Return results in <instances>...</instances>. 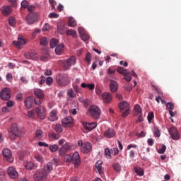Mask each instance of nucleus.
Wrapping results in <instances>:
<instances>
[{
	"instance_id": "nucleus-41",
	"label": "nucleus",
	"mask_w": 181,
	"mask_h": 181,
	"mask_svg": "<svg viewBox=\"0 0 181 181\" xmlns=\"http://www.w3.org/2000/svg\"><path fill=\"white\" fill-rule=\"evenodd\" d=\"M112 168L115 172H121V165L118 163H114L112 164Z\"/></svg>"
},
{
	"instance_id": "nucleus-13",
	"label": "nucleus",
	"mask_w": 181,
	"mask_h": 181,
	"mask_svg": "<svg viewBox=\"0 0 181 181\" xmlns=\"http://www.w3.org/2000/svg\"><path fill=\"white\" fill-rule=\"evenodd\" d=\"M35 112L40 119H43L45 117H46V110L43 107V106L37 107L35 109Z\"/></svg>"
},
{
	"instance_id": "nucleus-53",
	"label": "nucleus",
	"mask_w": 181,
	"mask_h": 181,
	"mask_svg": "<svg viewBox=\"0 0 181 181\" xmlns=\"http://www.w3.org/2000/svg\"><path fill=\"white\" fill-rule=\"evenodd\" d=\"M8 23L11 26H13L15 23H16V21H15V18L13 17H10L8 18Z\"/></svg>"
},
{
	"instance_id": "nucleus-23",
	"label": "nucleus",
	"mask_w": 181,
	"mask_h": 181,
	"mask_svg": "<svg viewBox=\"0 0 181 181\" xmlns=\"http://www.w3.org/2000/svg\"><path fill=\"white\" fill-rule=\"evenodd\" d=\"M57 162H59V159L57 158H54L52 160L49 162L47 164V170H53V166H57Z\"/></svg>"
},
{
	"instance_id": "nucleus-16",
	"label": "nucleus",
	"mask_w": 181,
	"mask_h": 181,
	"mask_svg": "<svg viewBox=\"0 0 181 181\" xmlns=\"http://www.w3.org/2000/svg\"><path fill=\"white\" fill-rule=\"evenodd\" d=\"M82 125L83 126L85 129H87L88 131H93V129L97 127V123L95 122L88 123L86 122H83Z\"/></svg>"
},
{
	"instance_id": "nucleus-27",
	"label": "nucleus",
	"mask_w": 181,
	"mask_h": 181,
	"mask_svg": "<svg viewBox=\"0 0 181 181\" xmlns=\"http://www.w3.org/2000/svg\"><path fill=\"white\" fill-rule=\"evenodd\" d=\"M25 105L28 110L33 105V98H27L25 100Z\"/></svg>"
},
{
	"instance_id": "nucleus-42",
	"label": "nucleus",
	"mask_w": 181,
	"mask_h": 181,
	"mask_svg": "<svg viewBox=\"0 0 181 181\" xmlns=\"http://www.w3.org/2000/svg\"><path fill=\"white\" fill-rule=\"evenodd\" d=\"M153 134L154 136H156L157 138H159V136H160V130H159V129L158 127H153Z\"/></svg>"
},
{
	"instance_id": "nucleus-51",
	"label": "nucleus",
	"mask_w": 181,
	"mask_h": 181,
	"mask_svg": "<svg viewBox=\"0 0 181 181\" xmlns=\"http://www.w3.org/2000/svg\"><path fill=\"white\" fill-rule=\"evenodd\" d=\"M45 83L47 84V86H51V84L53 83V78L52 77H47L45 78Z\"/></svg>"
},
{
	"instance_id": "nucleus-33",
	"label": "nucleus",
	"mask_w": 181,
	"mask_h": 181,
	"mask_svg": "<svg viewBox=\"0 0 181 181\" xmlns=\"http://www.w3.org/2000/svg\"><path fill=\"white\" fill-rule=\"evenodd\" d=\"M76 93H74V90L72 88H70L67 91V98L68 100H71V98H75Z\"/></svg>"
},
{
	"instance_id": "nucleus-48",
	"label": "nucleus",
	"mask_w": 181,
	"mask_h": 181,
	"mask_svg": "<svg viewBox=\"0 0 181 181\" xmlns=\"http://www.w3.org/2000/svg\"><path fill=\"white\" fill-rule=\"evenodd\" d=\"M85 60L88 64H91V54L90 52L86 53Z\"/></svg>"
},
{
	"instance_id": "nucleus-20",
	"label": "nucleus",
	"mask_w": 181,
	"mask_h": 181,
	"mask_svg": "<svg viewBox=\"0 0 181 181\" xmlns=\"http://www.w3.org/2000/svg\"><path fill=\"white\" fill-rule=\"evenodd\" d=\"M116 132L115 130H114L113 129L109 128L105 133H104V136H105V138H114V136H115L116 135Z\"/></svg>"
},
{
	"instance_id": "nucleus-39",
	"label": "nucleus",
	"mask_w": 181,
	"mask_h": 181,
	"mask_svg": "<svg viewBox=\"0 0 181 181\" xmlns=\"http://www.w3.org/2000/svg\"><path fill=\"white\" fill-rule=\"evenodd\" d=\"M47 43H48L47 38H46V37H40V46H47Z\"/></svg>"
},
{
	"instance_id": "nucleus-38",
	"label": "nucleus",
	"mask_w": 181,
	"mask_h": 181,
	"mask_svg": "<svg viewBox=\"0 0 181 181\" xmlns=\"http://www.w3.org/2000/svg\"><path fill=\"white\" fill-rule=\"evenodd\" d=\"M57 45H59V40L56 39V38H52L50 40V47L52 49L56 47V46H57Z\"/></svg>"
},
{
	"instance_id": "nucleus-26",
	"label": "nucleus",
	"mask_w": 181,
	"mask_h": 181,
	"mask_svg": "<svg viewBox=\"0 0 181 181\" xmlns=\"http://www.w3.org/2000/svg\"><path fill=\"white\" fill-rule=\"evenodd\" d=\"M110 89L112 93H115L118 90V83L114 80H110Z\"/></svg>"
},
{
	"instance_id": "nucleus-54",
	"label": "nucleus",
	"mask_w": 181,
	"mask_h": 181,
	"mask_svg": "<svg viewBox=\"0 0 181 181\" xmlns=\"http://www.w3.org/2000/svg\"><path fill=\"white\" fill-rule=\"evenodd\" d=\"M35 159H36V160H37V162H40V163H42L43 162V156L37 154L35 156Z\"/></svg>"
},
{
	"instance_id": "nucleus-46",
	"label": "nucleus",
	"mask_w": 181,
	"mask_h": 181,
	"mask_svg": "<svg viewBox=\"0 0 181 181\" xmlns=\"http://www.w3.org/2000/svg\"><path fill=\"white\" fill-rule=\"evenodd\" d=\"M34 103L35 105H40L42 103H43V98H36L34 100Z\"/></svg>"
},
{
	"instance_id": "nucleus-1",
	"label": "nucleus",
	"mask_w": 181,
	"mask_h": 181,
	"mask_svg": "<svg viewBox=\"0 0 181 181\" xmlns=\"http://www.w3.org/2000/svg\"><path fill=\"white\" fill-rule=\"evenodd\" d=\"M64 160L65 162H72L75 168H77L80 163H81V160H80V154L78 152H75L72 156L70 154L65 155Z\"/></svg>"
},
{
	"instance_id": "nucleus-58",
	"label": "nucleus",
	"mask_w": 181,
	"mask_h": 181,
	"mask_svg": "<svg viewBox=\"0 0 181 181\" xmlns=\"http://www.w3.org/2000/svg\"><path fill=\"white\" fill-rule=\"evenodd\" d=\"M67 151L66 149H64V147L59 148V154L60 155V156H63V155H66Z\"/></svg>"
},
{
	"instance_id": "nucleus-64",
	"label": "nucleus",
	"mask_w": 181,
	"mask_h": 181,
	"mask_svg": "<svg viewBox=\"0 0 181 181\" xmlns=\"http://www.w3.org/2000/svg\"><path fill=\"white\" fill-rule=\"evenodd\" d=\"M40 32H41L40 29L36 28L33 33V37H36V35H38V33H40Z\"/></svg>"
},
{
	"instance_id": "nucleus-2",
	"label": "nucleus",
	"mask_w": 181,
	"mask_h": 181,
	"mask_svg": "<svg viewBox=\"0 0 181 181\" xmlns=\"http://www.w3.org/2000/svg\"><path fill=\"white\" fill-rule=\"evenodd\" d=\"M56 81L61 87H66L70 84V78L66 74H57L56 75Z\"/></svg>"
},
{
	"instance_id": "nucleus-56",
	"label": "nucleus",
	"mask_w": 181,
	"mask_h": 181,
	"mask_svg": "<svg viewBox=\"0 0 181 181\" xmlns=\"http://www.w3.org/2000/svg\"><path fill=\"white\" fill-rule=\"evenodd\" d=\"M28 6H29V3H28V1L23 0L21 2V8H23L24 9H25V8H28Z\"/></svg>"
},
{
	"instance_id": "nucleus-15",
	"label": "nucleus",
	"mask_w": 181,
	"mask_h": 181,
	"mask_svg": "<svg viewBox=\"0 0 181 181\" xmlns=\"http://www.w3.org/2000/svg\"><path fill=\"white\" fill-rule=\"evenodd\" d=\"M102 100L105 104H110L112 100V95L108 92H105L102 94Z\"/></svg>"
},
{
	"instance_id": "nucleus-25",
	"label": "nucleus",
	"mask_w": 181,
	"mask_h": 181,
	"mask_svg": "<svg viewBox=\"0 0 181 181\" xmlns=\"http://www.w3.org/2000/svg\"><path fill=\"white\" fill-rule=\"evenodd\" d=\"M91 144L90 142H86L83 144L81 149L83 153H88V152L91 151Z\"/></svg>"
},
{
	"instance_id": "nucleus-28",
	"label": "nucleus",
	"mask_w": 181,
	"mask_h": 181,
	"mask_svg": "<svg viewBox=\"0 0 181 181\" xmlns=\"http://www.w3.org/2000/svg\"><path fill=\"white\" fill-rule=\"evenodd\" d=\"M64 49V44H60L57 45L55 48V53L58 56H60L63 53V50Z\"/></svg>"
},
{
	"instance_id": "nucleus-37",
	"label": "nucleus",
	"mask_w": 181,
	"mask_h": 181,
	"mask_svg": "<svg viewBox=\"0 0 181 181\" xmlns=\"http://www.w3.org/2000/svg\"><path fill=\"white\" fill-rule=\"evenodd\" d=\"M123 76H124V80H126L127 83H129V81L132 80V74H131L130 72H128V71Z\"/></svg>"
},
{
	"instance_id": "nucleus-5",
	"label": "nucleus",
	"mask_w": 181,
	"mask_h": 181,
	"mask_svg": "<svg viewBox=\"0 0 181 181\" xmlns=\"http://www.w3.org/2000/svg\"><path fill=\"white\" fill-rule=\"evenodd\" d=\"M47 177V171L45 169L37 170L33 175V180L35 181L46 180Z\"/></svg>"
},
{
	"instance_id": "nucleus-45",
	"label": "nucleus",
	"mask_w": 181,
	"mask_h": 181,
	"mask_svg": "<svg viewBox=\"0 0 181 181\" xmlns=\"http://www.w3.org/2000/svg\"><path fill=\"white\" fill-rule=\"evenodd\" d=\"M54 129L57 134H62L63 132V128L61 124H56Z\"/></svg>"
},
{
	"instance_id": "nucleus-63",
	"label": "nucleus",
	"mask_w": 181,
	"mask_h": 181,
	"mask_svg": "<svg viewBox=\"0 0 181 181\" xmlns=\"http://www.w3.org/2000/svg\"><path fill=\"white\" fill-rule=\"evenodd\" d=\"M73 88L74 91H76V93H81V89L80 88V87H78V86L74 85Z\"/></svg>"
},
{
	"instance_id": "nucleus-9",
	"label": "nucleus",
	"mask_w": 181,
	"mask_h": 181,
	"mask_svg": "<svg viewBox=\"0 0 181 181\" xmlns=\"http://www.w3.org/2000/svg\"><path fill=\"white\" fill-rule=\"evenodd\" d=\"M37 21V13H30L26 17V22L28 25H33Z\"/></svg>"
},
{
	"instance_id": "nucleus-22",
	"label": "nucleus",
	"mask_w": 181,
	"mask_h": 181,
	"mask_svg": "<svg viewBox=\"0 0 181 181\" xmlns=\"http://www.w3.org/2000/svg\"><path fill=\"white\" fill-rule=\"evenodd\" d=\"M63 127H69L73 125V118L71 117H66L62 121Z\"/></svg>"
},
{
	"instance_id": "nucleus-30",
	"label": "nucleus",
	"mask_w": 181,
	"mask_h": 181,
	"mask_svg": "<svg viewBox=\"0 0 181 181\" xmlns=\"http://www.w3.org/2000/svg\"><path fill=\"white\" fill-rule=\"evenodd\" d=\"M81 87H82V88H88V90H93L95 88V85L94 83H82Z\"/></svg>"
},
{
	"instance_id": "nucleus-3",
	"label": "nucleus",
	"mask_w": 181,
	"mask_h": 181,
	"mask_svg": "<svg viewBox=\"0 0 181 181\" xmlns=\"http://www.w3.org/2000/svg\"><path fill=\"white\" fill-rule=\"evenodd\" d=\"M22 135V130L17 124H13L11 127V130L9 132L8 138L12 141L15 140L16 136L21 137Z\"/></svg>"
},
{
	"instance_id": "nucleus-44",
	"label": "nucleus",
	"mask_w": 181,
	"mask_h": 181,
	"mask_svg": "<svg viewBox=\"0 0 181 181\" xmlns=\"http://www.w3.org/2000/svg\"><path fill=\"white\" fill-rule=\"evenodd\" d=\"M117 71L119 73V74H123L124 76V74H127V72L128 71V70L124 69L122 67L119 66L117 67Z\"/></svg>"
},
{
	"instance_id": "nucleus-36",
	"label": "nucleus",
	"mask_w": 181,
	"mask_h": 181,
	"mask_svg": "<svg viewBox=\"0 0 181 181\" xmlns=\"http://www.w3.org/2000/svg\"><path fill=\"white\" fill-rule=\"evenodd\" d=\"M142 114V109L139 105L134 106V115H141Z\"/></svg>"
},
{
	"instance_id": "nucleus-31",
	"label": "nucleus",
	"mask_w": 181,
	"mask_h": 181,
	"mask_svg": "<svg viewBox=\"0 0 181 181\" xmlns=\"http://www.w3.org/2000/svg\"><path fill=\"white\" fill-rule=\"evenodd\" d=\"M43 131L42 130H37L35 135V139H37V141L42 140V138H43Z\"/></svg>"
},
{
	"instance_id": "nucleus-59",
	"label": "nucleus",
	"mask_w": 181,
	"mask_h": 181,
	"mask_svg": "<svg viewBox=\"0 0 181 181\" xmlns=\"http://www.w3.org/2000/svg\"><path fill=\"white\" fill-rule=\"evenodd\" d=\"M112 153H111V150H110V148H106L105 149V155L107 156V158H111V155Z\"/></svg>"
},
{
	"instance_id": "nucleus-55",
	"label": "nucleus",
	"mask_w": 181,
	"mask_h": 181,
	"mask_svg": "<svg viewBox=\"0 0 181 181\" xmlns=\"http://www.w3.org/2000/svg\"><path fill=\"white\" fill-rule=\"evenodd\" d=\"M49 136L52 137V138H54V139H59V138H60V135H59V134H56L54 132H51L49 134Z\"/></svg>"
},
{
	"instance_id": "nucleus-6",
	"label": "nucleus",
	"mask_w": 181,
	"mask_h": 181,
	"mask_svg": "<svg viewBox=\"0 0 181 181\" xmlns=\"http://www.w3.org/2000/svg\"><path fill=\"white\" fill-rule=\"evenodd\" d=\"M119 107L122 112L125 110L124 112L122 113V117H128L129 115V103L127 101L120 102Z\"/></svg>"
},
{
	"instance_id": "nucleus-17",
	"label": "nucleus",
	"mask_w": 181,
	"mask_h": 181,
	"mask_svg": "<svg viewBox=\"0 0 181 181\" xmlns=\"http://www.w3.org/2000/svg\"><path fill=\"white\" fill-rule=\"evenodd\" d=\"M7 173L11 179H16V177H18V172L13 167H9L8 168Z\"/></svg>"
},
{
	"instance_id": "nucleus-34",
	"label": "nucleus",
	"mask_w": 181,
	"mask_h": 181,
	"mask_svg": "<svg viewBox=\"0 0 181 181\" xmlns=\"http://www.w3.org/2000/svg\"><path fill=\"white\" fill-rule=\"evenodd\" d=\"M57 32H58V33H64V23H63L62 22L58 23Z\"/></svg>"
},
{
	"instance_id": "nucleus-57",
	"label": "nucleus",
	"mask_w": 181,
	"mask_h": 181,
	"mask_svg": "<svg viewBox=\"0 0 181 181\" xmlns=\"http://www.w3.org/2000/svg\"><path fill=\"white\" fill-rule=\"evenodd\" d=\"M166 107L167 108H168V110H170V111H172V110H175V105L170 102L167 103Z\"/></svg>"
},
{
	"instance_id": "nucleus-35",
	"label": "nucleus",
	"mask_w": 181,
	"mask_h": 181,
	"mask_svg": "<svg viewBox=\"0 0 181 181\" xmlns=\"http://www.w3.org/2000/svg\"><path fill=\"white\" fill-rule=\"evenodd\" d=\"M34 94L35 95L37 96L38 98H43L44 94H43V90L40 89H35L34 90Z\"/></svg>"
},
{
	"instance_id": "nucleus-50",
	"label": "nucleus",
	"mask_w": 181,
	"mask_h": 181,
	"mask_svg": "<svg viewBox=\"0 0 181 181\" xmlns=\"http://www.w3.org/2000/svg\"><path fill=\"white\" fill-rule=\"evenodd\" d=\"M165 151H166V146H165L164 144L162 146L161 148L157 150V152L158 153H160L161 155L165 153Z\"/></svg>"
},
{
	"instance_id": "nucleus-24",
	"label": "nucleus",
	"mask_w": 181,
	"mask_h": 181,
	"mask_svg": "<svg viewBox=\"0 0 181 181\" xmlns=\"http://www.w3.org/2000/svg\"><path fill=\"white\" fill-rule=\"evenodd\" d=\"M1 11L4 16H8V15H11V12H12V8L9 6H4L1 8Z\"/></svg>"
},
{
	"instance_id": "nucleus-62",
	"label": "nucleus",
	"mask_w": 181,
	"mask_h": 181,
	"mask_svg": "<svg viewBox=\"0 0 181 181\" xmlns=\"http://www.w3.org/2000/svg\"><path fill=\"white\" fill-rule=\"evenodd\" d=\"M62 148H64L67 151H70L71 146H70L69 143H66L64 145L62 146Z\"/></svg>"
},
{
	"instance_id": "nucleus-29",
	"label": "nucleus",
	"mask_w": 181,
	"mask_h": 181,
	"mask_svg": "<svg viewBox=\"0 0 181 181\" xmlns=\"http://www.w3.org/2000/svg\"><path fill=\"white\" fill-rule=\"evenodd\" d=\"M95 166L100 175H103L104 173V172L103 171V161H98L95 163Z\"/></svg>"
},
{
	"instance_id": "nucleus-8",
	"label": "nucleus",
	"mask_w": 181,
	"mask_h": 181,
	"mask_svg": "<svg viewBox=\"0 0 181 181\" xmlns=\"http://www.w3.org/2000/svg\"><path fill=\"white\" fill-rule=\"evenodd\" d=\"M0 97L4 101H8L11 98V90L9 88H4L0 93Z\"/></svg>"
},
{
	"instance_id": "nucleus-52",
	"label": "nucleus",
	"mask_w": 181,
	"mask_h": 181,
	"mask_svg": "<svg viewBox=\"0 0 181 181\" xmlns=\"http://www.w3.org/2000/svg\"><path fill=\"white\" fill-rule=\"evenodd\" d=\"M25 168L28 169V170H32L33 169V163L32 162H28L25 165Z\"/></svg>"
},
{
	"instance_id": "nucleus-4",
	"label": "nucleus",
	"mask_w": 181,
	"mask_h": 181,
	"mask_svg": "<svg viewBox=\"0 0 181 181\" xmlns=\"http://www.w3.org/2000/svg\"><path fill=\"white\" fill-rule=\"evenodd\" d=\"M88 115L95 119H98L101 115V110L97 105H91L88 110Z\"/></svg>"
},
{
	"instance_id": "nucleus-12",
	"label": "nucleus",
	"mask_w": 181,
	"mask_h": 181,
	"mask_svg": "<svg viewBox=\"0 0 181 181\" xmlns=\"http://www.w3.org/2000/svg\"><path fill=\"white\" fill-rule=\"evenodd\" d=\"M13 45L16 46L18 49H22L23 45H26V40L22 37V35H18V40L13 41Z\"/></svg>"
},
{
	"instance_id": "nucleus-7",
	"label": "nucleus",
	"mask_w": 181,
	"mask_h": 181,
	"mask_svg": "<svg viewBox=\"0 0 181 181\" xmlns=\"http://www.w3.org/2000/svg\"><path fill=\"white\" fill-rule=\"evenodd\" d=\"M168 132L170 134V136H171L172 139L174 141H178L180 138V134L177 131V129L175 127H172L168 129Z\"/></svg>"
},
{
	"instance_id": "nucleus-32",
	"label": "nucleus",
	"mask_w": 181,
	"mask_h": 181,
	"mask_svg": "<svg viewBox=\"0 0 181 181\" xmlns=\"http://www.w3.org/2000/svg\"><path fill=\"white\" fill-rule=\"evenodd\" d=\"M77 25V23L76 22V20H74V18L69 17L68 21V26H70L71 28H74V26Z\"/></svg>"
},
{
	"instance_id": "nucleus-61",
	"label": "nucleus",
	"mask_w": 181,
	"mask_h": 181,
	"mask_svg": "<svg viewBox=\"0 0 181 181\" xmlns=\"http://www.w3.org/2000/svg\"><path fill=\"white\" fill-rule=\"evenodd\" d=\"M50 29V25L48 23H45L42 27L43 32H47Z\"/></svg>"
},
{
	"instance_id": "nucleus-10",
	"label": "nucleus",
	"mask_w": 181,
	"mask_h": 181,
	"mask_svg": "<svg viewBox=\"0 0 181 181\" xmlns=\"http://www.w3.org/2000/svg\"><path fill=\"white\" fill-rule=\"evenodd\" d=\"M63 64L64 69H65V70L70 69L71 66L76 64V57H71L69 59L65 60Z\"/></svg>"
},
{
	"instance_id": "nucleus-43",
	"label": "nucleus",
	"mask_w": 181,
	"mask_h": 181,
	"mask_svg": "<svg viewBox=\"0 0 181 181\" xmlns=\"http://www.w3.org/2000/svg\"><path fill=\"white\" fill-rule=\"evenodd\" d=\"M66 35L73 36V37H76V36H77V33L74 30H66Z\"/></svg>"
},
{
	"instance_id": "nucleus-14",
	"label": "nucleus",
	"mask_w": 181,
	"mask_h": 181,
	"mask_svg": "<svg viewBox=\"0 0 181 181\" xmlns=\"http://www.w3.org/2000/svg\"><path fill=\"white\" fill-rule=\"evenodd\" d=\"M78 33L80 35L81 39L83 40V42H86V40H88L90 39V35L87 33V31L84 30L83 28H78Z\"/></svg>"
},
{
	"instance_id": "nucleus-11",
	"label": "nucleus",
	"mask_w": 181,
	"mask_h": 181,
	"mask_svg": "<svg viewBox=\"0 0 181 181\" xmlns=\"http://www.w3.org/2000/svg\"><path fill=\"white\" fill-rule=\"evenodd\" d=\"M3 156H4L6 160L9 163H12V162H13V157H12V153H11V150H9V148H4L3 150Z\"/></svg>"
},
{
	"instance_id": "nucleus-18",
	"label": "nucleus",
	"mask_w": 181,
	"mask_h": 181,
	"mask_svg": "<svg viewBox=\"0 0 181 181\" xmlns=\"http://www.w3.org/2000/svg\"><path fill=\"white\" fill-rule=\"evenodd\" d=\"M57 119H58L57 110L54 109L49 113V117H48V121L54 122V121H57Z\"/></svg>"
},
{
	"instance_id": "nucleus-47",
	"label": "nucleus",
	"mask_w": 181,
	"mask_h": 181,
	"mask_svg": "<svg viewBox=\"0 0 181 181\" xmlns=\"http://www.w3.org/2000/svg\"><path fill=\"white\" fill-rule=\"evenodd\" d=\"M49 148L51 152H56V151L59 149V146L57 144H53V145H50Z\"/></svg>"
},
{
	"instance_id": "nucleus-49",
	"label": "nucleus",
	"mask_w": 181,
	"mask_h": 181,
	"mask_svg": "<svg viewBox=\"0 0 181 181\" xmlns=\"http://www.w3.org/2000/svg\"><path fill=\"white\" fill-rule=\"evenodd\" d=\"M153 118H155V115L153 114V112H151L148 113V117H147V119H148V122H151L152 121Z\"/></svg>"
},
{
	"instance_id": "nucleus-40",
	"label": "nucleus",
	"mask_w": 181,
	"mask_h": 181,
	"mask_svg": "<svg viewBox=\"0 0 181 181\" xmlns=\"http://www.w3.org/2000/svg\"><path fill=\"white\" fill-rule=\"evenodd\" d=\"M134 172L139 175V176H144V169L141 168L137 167L134 168Z\"/></svg>"
},
{
	"instance_id": "nucleus-21",
	"label": "nucleus",
	"mask_w": 181,
	"mask_h": 181,
	"mask_svg": "<svg viewBox=\"0 0 181 181\" xmlns=\"http://www.w3.org/2000/svg\"><path fill=\"white\" fill-rule=\"evenodd\" d=\"M49 59H50V54L49 53L47 49L45 48L42 49L41 60H42V62H47V60H49Z\"/></svg>"
},
{
	"instance_id": "nucleus-60",
	"label": "nucleus",
	"mask_w": 181,
	"mask_h": 181,
	"mask_svg": "<svg viewBox=\"0 0 181 181\" xmlns=\"http://www.w3.org/2000/svg\"><path fill=\"white\" fill-rule=\"evenodd\" d=\"M112 155H118L119 151L118 148H112L110 149Z\"/></svg>"
},
{
	"instance_id": "nucleus-19",
	"label": "nucleus",
	"mask_w": 181,
	"mask_h": 181,
	"mask_svg": "<svg viewBox=\"0 0 181 181\" xmlns=\"http://www.w3.org/2000/svg\"><path fill=\"white\" fill-rule=\"evenodd\" d=\"M24 56H25V59L35 60V59H36V57H37V53H36V52H35V51H30L28 52H25L24 54Z\"/></svg>"
}]
</instances>
